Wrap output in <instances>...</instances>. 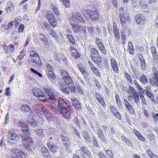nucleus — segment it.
I'll use <instances>...</instances> for the list:
<instances>
[{
  "instance_id": "9b49d317",
  "label": "nucleus",
  "mask_w": 158,
  "mask_h": 158,
  "mask_svg": "<svg viewBox=\"0 0 158 158\" xmlns=\"http://www.w3.org/2000/svg\"><path fill=\"white\" fill-rule=\"evenodd\" d=\"M8 137L10 138V140L16 142L18 141L19 138V136L15 133L14 131L11 130L8 131L7 132Z\"/></svg>"
},
{
  "instance_id": "ddd939ff",
  "label": "nucleus",
  "mask_w": 158,
  "mask_h": 158,
  "mask_svg": "<svg viewBox=\"0 0 158 158\" xmlns=\"http://www.w3.org/2000/svg\"><path fill=\"white\" fill-rule=\"evenodd\" d=\"M43 90L49 96V98L50 100L53 101H54L55 100L54 95L52 92V90L50 88L46 86L43 88Z\"/></svg>"
},
{
  "instance_id": "5701e85b",
  "label": "nucleus",
  "mask_w": 158,
  "mask_h": 158,
  "mask_svg": "<svg viewBox=\"0 0 158 158\" xmlns=\"http://www.w3.org/2000/svg\"><path fill=\"white\" fill-rule=\"evenodd\" d=\"M33 93L34 95L36 97H38L44 93L40 89L37 88H34L33 89Z\"/></svg>"
},
{
  "instance_id": "bb28decb",
  "label": "nucleus",
  "mask_w": 158,
  "mask_h": 158,
  "mask_svg": "<svg viewBox=\"0 0 158 158\" xmlns=\"http://www.w3.org/2000/svg\"><path fill=\"white\" fill-rule=\"evenodd\" d=\"M151 77L153 80V82L152 81L151 83H153L158 87V74L151 75Z\"/></svg>"
},
{
  "instance_id": "39448f33",
  "label": "nucleus",
  "mask_w": 158,
  "mask_h": 158,
  "mask_svg": "<svg viewBox=\"0 0 158 158\" xmlns=\"http://www.w3.org/2000/svg\"><path fill=\"white\" fill-rule=\"evenodd\" d=\"M11 154L14 157L18 158H25L26 155L22 151L15 148L12 149L11 151Z\"/></svg>"
},
{
  "instance_id": "4468645a",
  "label": "nucleus",
  "mask_w": 158,
  "mask_h": 158,
  "mask_svg": "<svg viewBox=\"0 0 158 158\" xmlns=\"http://www.w3.org/2000/svg\"><path fill=\"white\" fill-rule=\"evenodd\" d=\"M113 30L114 34V39L118 42L120 39V34L117 26L115 23L113 24Z\"/></svg>"
},
{
  "instance_id": "c9c22d12",
  "label": "nucleus",
  "mask_w": 158,
  "mask_h": 158,
  "mask_svg": "<svg viewBox=\"0 0 158 158\" xmlns=\"http://www.w3.org/2000/svg\"><path fill=\"white\" fill-rule=\"evenodd\" d=\"M115 99L117 105L119 107H122L121 102L120 99V98L118 94H116L115 95Z\"/></svg>"
},
{
  "instance_id": "864d4df0",
  "label": "nucleus",
  "mask_w": 158,
  "mask_h": 158,
  "mask_svg": "<svg viewBox=\"0 0 158 158\" xmlns=\"http://www.w3.org/2000/svg\"><path fill=\"white\" fill-rule=\"evenodd\" d=\"M31 71L33 72V73L36 74L38 76L40 77H42V75L40 73L38 72V71L35 70L34 69L31 68L30 69Z\"/></svg>"
},
{
  "instance_id": "603ef678",
  "label": "nucleus",
  "mask_w": 158,
  "mask_h": 158,
  "mask_svg": "<svg viewBox=\"0 0 158 158\" xmlns=\"http://www.w3.org/2000/svg\"><path fill=\"white\" fill-rule=\"evenodd\" d=\"M106 153L111 158H113V155L112 152L111 150H106L104 149Z\"/></svg>"
},
{
  "instance_id": "f03ea898",
  "label": "nucleus",
  "mask_w": 158,
  "mask_h": 158,
  "mask_svg": "<svg viewBox=\"0 0 158 158\" xmlns=\"http://www.w3.org/2000/svg\"><path fill=\"white\" fill-rule=\"evenodd\" d=\"M58 108L60 113L65 118H69L71 114V109L66 101L62 98L59 99Z\"/></svg>"
},
{
  "instance_id": "a18cd8bd",
  "label": "nucleus",
  "mask_w": 158,
  "mask_h": 158,
  "mask_svg": "<svg viewBox=\"0 0 158 158\" xmlns=\"http://www.w3.org/2000/svg\"><path fill=\"white\" fill-rule=\"evenodd\" d=\"M125 33L126 32L124 30L122 31L121 32V39L123 44H125V38L126 36Z\"/></svg>"
},
{
  "instance_id": "bf43d9fd",
  "label": "nucleus",
  "mask_w": 158,
  "mask_h": 158,
  "mask_svg": "<svg viewBox=\"0 0 158 158\" xmlns=\"http://www.w3.org/2000/svg\"><path fill=\"white\" fill-rule=\"evenodd\" d=\"M132 4L133 6V8L134 9L135 8L137 9L139 7V2H138L137 1H135V2H132Z\"/></svg>"
},
{
  "instance_id": "13d9d810",
  "label": "nucleus",
  "mask_w": 158,
  "mask_h": 158,
  "mask_svg": "<svg viewBox=\"0 0 158 158\" xmlns=\"http://www.w3.org/2000/svg\"><path fill=\"white\" fill-rule=\"evenodd\" d=\"M125 77L126 79L129 82V83H131L132 81L131 76L128 74L126 73L125 75Z\"/></svg>"
},
{
  "instance_id": "7ed1b4c3",
  "label": "nucleus",
  "mask_w": 158,
  "mask_h": 158,
  "mask_svg": "<svg viewBox=\"0 0 158 158\" xmlns=\"http://www.w3.org/2000/svg\"><path fill=\"white\" fill-rule=\"evenodd\" d=\"M119 18L121 26L123 30L127 28L129 21L128 10H125V12L122 7L119 9Z\"/></svg>"
},
{
  "instance_id": "aec40b11",
  "label": "nucleus",
  "mask_w": 158,
  "mask_h": 158,
  "mask_svg": "<svg viewBox=\"0 0 158 158\" xmlns=\"http://www.w3.org/2000/svg\"><path fill=\"white\" fill-rule=\"evenodd\" d=\"M41 152L42 155L46 158H50L49 152L48 149L44 146L41 147Z\"/></svg>"
},
{
  "instance_id": "e2e57ef3",
  "label": "nucleus",
  "mask_w": 158,
  "mask_h": 158,
  "mask_svg": "<svg viewBox=\"0 0 158 158\" xmlns=\"http://www.w3.org/2000/svg\"><path fill=\"white\" fill-rule=\"evenodd\" d=\"M128 46L129 48V50L130 51V53H131V52H134V49L131 43L129 42L128 44Z\"/></svg>"
},
{
  "instance_id": "72a5a7b5",
  "label": "nucleus",
  "mask_w": 158,
  "mask_h": 158,
  "mask_svg": "<svg viewBox=\"0 0 158 158\" xmlns=\"http://www.w3.org/2000/svg\"><path fill=\"white\" fill-rule=\"evenodd\" d=\"M127 92L128 93L131 94L132 96L138 93L135 89L132 86H129V89Z\"/></svg>"
},
{
  "instance_id": "4c0bfd02",
  "label": "nucleus",
  "mask_w": 158,
  "mask_h": 158,
  "mask_svg": "<svg viewBox=\"0 0 158 158\" xmlns=\"http://www.w3.org/2000/svg\"><path fill=\"white\" fill-rule=\"evenodd\" d=\"M144 91L148 97L152 100L154 99V97L153 95L150 91L147 89H144Z\"/></svg>"
},
{
  "instance_id": "a211bd4d",
  "label": "nucleus",
  "mask_w": 158,
  "mask_h": 158,
  "mask_svg": "<svg viewBox=\"0 0 158 158\" xmlns=\"http://www.w3.org/2000/svg\"><path fill=\"white\" fill-rule=\"evenodd\" d=\"M89 16L94 21L97 22L99 17L98 12L97 10H94L90 13Z\"/></svg>"
},
{
  "instance_id": "09e8293b",
  "label": "nucleus",
  "mask_w": 158,
  "mask_h": 158,
  "mask_svg": "<svg viewBox=\"0 0 158 158\" xmlns=\"http://www.w3.org/2000/svg\"><path fill=\"white\" fill-rule=\"evenodd\" d=\"M40 109L41 111L45 115L48 114L49 112L48 110H47L46 108L44 106H41L40 107Z\"/></svg>"
},
{
  "instance_id": "4d7b16f0",
  "label": "nucleus",
  "mask_w": 158,
  "mask_h": 158,
  "mask_svg": "<svg viewBox=\"0 0 158 158\" xmlns=\"http://www.w3.org/2000/svg\"><path fill=\"white\" fill-rule=\"evenodd\" d=\"M88 29V31L90 33V35L92 36H94V32L93 26L89 27Z\"/></svg>"
},
{
  "instance_id": "b1692460",
  "label": "nucleus",
  "mask_w": 158,
  "mask_h": 158,
  "mask_svg": "<svg viewBox=\"0 0 158 158\" xmlns=\"http://www.w3.org/2000/svg\"><path fill=\"white\" fill-rule=\"evenodd\" d=\"M133 133L136 135L139 140L142 141H144L145 140L144 137L138 130L135 129H134L133 130Z\"/></svg>"
},
{
  "instance_id": "6e6d98bb",
  "label": "nucleus",
  "mask_w": 158,
  "mask_h": 158,
  "mask_svg": "<svg viewBox=\"0 0 158 158\" xmlns=\"http://www.w3.org/2000/svg\"><path fill=\"white\" fill-rule=\"evenodd\" d=\"M141 61V67L143 70H145L146 67V64L145 61L144 60H143L141 58L140 59Z\"/></svg>"
},
{
  "instance_id": "423d86ee",
  "label": "nucleus",
  "mask_w": 158,
  "mask_h": 158,
  "mask_svg": "<svg viewBox=\"0 0 158 158\" xmlns=\"http://www.w3.org/2000/svg\"><path fill=\"white\" fill-rule=\"evenodd\" d=\"M11 154L14 157L18 158H25L26 155L22 151L15 148L12 149L11 151Z\"/></svg>"
},
{
  "instance_id": "cd10ccee",
  "label": "nucleus",
  "mask_w": 158,
  "mask_h": 158,
  "mask_svg": "<svg viewBox=\"0 0 158 158\" xmlns=\"http://www.w3.org/2000/svg\"><path fill=\"white\" fill-rule=\"evenodd\" d=\"M22 110L23 111L27 112L30 113L32 112V110L31 109L30 107L28 105H25L22 106Z\"/></svg>"
},
{
  "instance_id": "680f3d73",
  "label": "nucleus",
  "mask_w": 158,
  "mask_h": 158,
  "mask_svg": "<svg viewBox=\"0 0 158 158\" xmlns=\"http://www.w3.org/2000/svg\"><path fill=\"white\" fill-rule=\"evenodd\" d=\"M94 73L98 76H100L101 75L98 70L96 67L92 69Z\"/></svg>"
},
{
  "instance_id": "393cba45",
  "label": "nucleus",
  "mask_w": 158,
  "mask_h": 158,
  "mask_svg": "<svg viewBox=\"0 0 158 158\" xmlns=\"http://www.w3.org/2000/svg\"><path fill=\"white\" fill-rule=\"evenodd\" d=\"M27 123L33 127H36L38 126L36 121L34 119H29L27 121Z\"/></svg>"
},
{
  "instance_id": "f8f14e48",
  "label": "nucleus",
  "mask_w": 158,
  "mask_h": 158,
  "mask_svg": "<svg viewBox=\"0 0 158 158\" xmlns=\"http://www.w3.org/2000/svg\"><path fill=\"white\" fill-rule=\"evenodd\" d=\"M96 41L97 43V45L102 52L104 54H106V51L104 44L102 42V40L98 38L96 39Z\"/></svg>"
},
{
  "instance_id": "052dcab7",
  "label": "nucleus",
  "mask_w": 158,
  "mask_h": 158,
  "mask_svg": "<svg viewBox=\"0 0 158 158\" xmlns=\"http://www.w3.org/2000/svg\"><path fill=\"white\" fill-rule=\"evenodd\" d=\"M121 138L123 139V141H124L127 144L130 145L131 144V142L129 140L127 139L124 136H122Z\"/></svg>"
},
{
  "instance_id": "473e14b6",
  "label": "nucleus",
  "mask_w": 158,
  "mask_h": 158,
  "mask_svg": "<svg viewBox=\"0 0 158 158\" xmlns=\"http://www.w3.org/2000/svg\"><path fill=\"white\" fill-rule=\"evenodd\" d=\"M94 9V6L92 5H88L86 8V12L87 14L89 15L90 13H91L92 11H93V10Z\"/></svg>"
},
{
  "instance_id": "f704fd0d",
  "label": "nucleus",
  "mask_w": 158,
  "mask_h": 158,
  "mask_svg": "<svg viewBox=\"0 0 158 158\" xmlns=\"http://www.w3.org/2000/svg\"><path fill=\"white\" fill-rule=\"evenodd\" d=\"M7 7L6 8V10L7 11L9 9L10 11H12L14 9V5L12 4L11 2H9L7 3Z\"/></svg>"
},
{
  "instance_id": "20e7f679",
  "label": "nucleus",
  "mask_w": 158,
  "mask_h": 158,
  "mask_svg": "<svg viewBox=\"0 0 158 158\" xmlns=\"http://www.w3.org/2000/svg\"><path fill=\"white\" fill-rule=\"evenodd\" d=\"M24 133L22 134V139L24 145H32L33 141L32 138L30 137L31 134L28 129L24 130Z\"/></svg>"
},
{
  "instance_id": "f3484780",
  "label": "nucleus",
  "mask_w": 158,
  "mask_h": 158,
  "mask_svg": "<svg viewBox=\"0 0 158 158\" xmlns=\"http://www.w3.org/2000/svg\"><path fill=\"white\" fill-rule=\"evenodd\" d=\"M123 101L129 113L132 114H134L135 113V111L132 106L125 99H124Z\"/></svg>"
},
{
  "instance_id": "412c9836",
  "label": "nucleus",
  "mask_w": 158,
  "mask_h": 158,
  "mask_svg": "<svg viewBox=\"0 0 158 158\" xmlns=\"http://www.w3.org/2000/svg\"><path fill=\"white\" fill-rule=\"evenodd\" d=\"M47 145L51 152H54L58 149V147L56 144L54 143L52 144L51 143H48Z\"/></svg>"
},
{
  "instance_id": "1a4fd4ad",
  "label": "nucleus",
  "mask_w": 158,
  "mask_h": 158,
  "mask_svg": "<svg viewBox=\"0 0 158 158\" xmlns=\"http://www.w3.org/2000/svg\"><path fill=\"white\" fill-rule=\"evenodd\" d=\"M46 73L48 77L50 79L54 80L55 74L54 73L53 69L50 64H47L46 65Z\"/></svg>"
},
{
  "instance_id": "0eeeda50",
  "label": "nucleus",
  "mask_w": 158,
  "mask_h": 158,
  "mask_svg": "<svg viewBox=\"0 0 158 158\" xmlns=\"http://www.w3.org/2000/svg\"><path fill=\"white\" fill-rule=\"evenodd\" d=\"M30 56L33 62L39 65H41L42 63L39 54L35 51H32L30 52Z\"/></svg>"
},
{
  "instance_id": "6e6552de",
  "label": "nucleus",
  "mask_w": 158,
  "mask_h": 158,
  "mask_svg": "<svg viewBox=\"0 0 158 158\" xmlns=\"http://www.w3.org/2000/svg\"><path fill=\"white\" fill-rule=\"evenodd\" d=\"M63 79L65 82L69 87V88L70 90L72 92H74L75 91V88L73 81L70 75L67 76L66 77L64 78Z\"/></svg>"
},
{
  "instance_id": "69168bd1",
  "label": "nucleus",
  "mask_w": 158,
  "mask_h": 158,
  "mask_svg": "<svg viewBox=\"0 0 158 158\" xmlns=\"http://www.w3.org/2000/svg\"><path fill=\"white\" fill-rule=\"evenodd\" d=\"M71 143L70 142V141L69 142H66L65 143L63 142L65 147L68 149H69L71 146Z\"/></svg>"
},
{
  "instance_id": "338daca9",
  "label": "nucleus",
  "mask_w": 158,
  "mask_h": 158,
  "mask_svg": "<svg viewBox=\"0 0 158 158\" xmlns=\"http://www.w3.org/2000/svg\"><path fill=\"white\" fill-rule=\"evenodd\" d=\"M63 78H64L67 76L69 75V74L68 73V72L65 70H62L61 72Z\"/></svg>"
},
{
  "instance_id": "dca6fc26",
  "label": "nucleus",
  "mask_w": 158,
  "mask_h": 158,
  "mask_svg": "<svg viewBox=\"0 0 158 158\" xmlns=\"http://www.w3.org/2000/svg\"><path fill=\"white\" fill-rule=\"evenodd\" d=\"M111 65L113 71L116 73L118 72V67L116 60L113 58L110 59Z\"/></svg>"
},
{
  "instance_id": "6ab92c4d",
  "label": "nucleus",
  "mask_w": 158,
  "mask_h": 158,
  "mask_svg": "<svg viewBox=\"0 0 158 158\" xmlns=\"http://www.w3.org/2000/svg\"><path fill=\"white\" fill-rule=\"evenodd\" d=\"M151 51L153 58V60L156 63L158 61V56L156 53V48L154 46H152L151 48Z\"/></svg>"
},
{
  "instance_id": "9d476101",
  "label": "nucleus",
  "mask_w": 158,
  "mask_h": 158,
  "mask_svg": "<svg viewBox=\"0 0 158 158\" xmlns=\"http://www.w3.org/2000/svg\"><path fill=\"white\" fill-rule=\"evenodd\" d=\"M47 15L50 24L53 28L55 27L57 25V23L53 14L51 12L49 11L47 13Z\"/></svg>"
},
{
  "instance_id": "8fccbe9b",
  "label": "nucleus",
  "mask_w": 158,
  "mask_h": 158,
  "mask_svg": "<svg viewBox=\"0 0 158 158\" xmlns=\"http://www.w3.org/2000/svg\"><path fill=\"white\" fill-rule=\"evenodd\" d=\"M77 89L78 92L81 94H84V91L83 90L82 87L80 85H77Z\"/></svg>"
},
{
  "instance_id": "4be33fe9",
  "label": "nucleus",
  "mask_w": 158,
  "mask_h": 158,
  "mask_svg": "<svg viewBox=\"0 0 158 158\" xmlns=\"http://www.w3.org/2000/svg\"><path fill=\"white\" fill-rule=\"evenodd\" d=\"M19 124L20 127L22 128V133H21L23 134L24 133L23 131L24 130L25 131V130H27V129H28L29 126L28 125L26 124L24 122L22 121H20L19 122Z\"/></svg>"
},
{
  "instance_id": "e433bc0d",
  "label": "nucleus",
  "mask_w": 158,
  "mask_h": 158,
  "mask_svg": "<svg viewBox=\"0 0 158 158\" xmlns=\"http://www.w3.org/2000/svg\"><path fill=\"white\" fill-rule=\"evenodd\" d=\"M139 78L140 81L144 84H146L148 82V81L146 77L143 74L141 75Z\"/></svg>"
},
{
  "instance_id": "49530a36",
  "label": "nucleus",
  "mask_w": 158,
  "mask_h": 158,
  "mask_svg": "<svg viewBox=\"0 0 158 158\" xmlns=\"http://www.w3.org/2000/svg\"><path fill=\"white\" fill-rule=\"evenodd\" d=\"M51 8L52 9L54 13L57 16H58L59 14V12L57 8L54 5H52Z\"/></svg>"
},
{
  "instance_id": "de8ad7c7",
  "label": "nucleus",
  "mask_w": 158,
  "mask_h": 158,
  "mask_svg": "<svg viewBox=\"0 0 158 158\" xmlns=\"http://www.w3.org/2000/svg\"><path fill=\"white\" fill-rule=\"evenodd\" d=\"M69 40L73 45L75 44V39L72 35L67 37Z\"/></svg>"
},
{
  "instance_id": "c85d7f7f",
  "label": "nucleus",
  "mask_w": 158,
  "mask_h": 158,
  "mask_svg": "<svg viewBox=\"0 0 158 158\" xmlns=\"http://www.w3.org/2000/svg\"><path fill=\"white\" fill-rule=\"evenodd\" d=\"M60 136L62 139V141L64 143L66 142H69L70 141V139L69 138L67 137V134L65 133H61Z\"/></svg>"
},
{
  "instance_id": "5fc2aeb1",
  "label": "nucleus",
  "mask_w": 158,
  "mask_h": 158,
  "mask_svg": "<svg viewBox=\"0 0 158 158\" xmlns=\"http://www.w3.org/2000/svg\"><path fill=\"white\" fill-rule=\"evenodd\" d=\"M40 37L42 41L45 42L46 43V44H47V38L46 37L45 35L42 33H40Z\"/></svg>"
},
{
  "instance_id": "0e129e2a",
  "label": "nucleus",
  "mask_w": 158,
  "mask_h": 158,
  "mask_svg": "<svg viewBox=\"0 0 158 158\" xmlns=\"http://www.w3.org/2000/svg\"><path fill=\"white\" fill-rule=\"evenodd\" d=\"M59 87H60V89L63 90V89H64V88H65L66 87L64 83L62 82H59Z\"/></svg>"
},
{
  "instance_id": "c756f323",
  "label": "nucleus",
  "mask_w": 158,
  "mask_h": 158,
  "mask_svg": "<svg viewBox=\"0 0 158 158\" xmlns=\"http://www.w3.org/2000/svg\"><path fill=\"white\" fill-rule=\"evenodd\" d=\"M91 55L92 58L95 57H98L99 55L98 53V51L95 48H92L91 49Z\"/></svg>"
},
{
  "instance_id": "2f4dec72",
  "label": "nucleus",
  "mask_w": 158,
  "mask_h": 158,
  "mask_svg": "<svg viewBox=\"0 0 158 158\" xmlns=\"http://www.w3.org/2000/svg\"><path fill=\"white\" fill-rule=\"evenodd\" d=\"M81 149L83 152L87 155L88 157H92V156L90 152L88 151L86 147L83 146L81 148Z\"/></svg>"
},
{
  "instance_id": "a878e982",
  "label": "nucleus",
  "mask_w": 158,
  "mask_h": 158,
  "mask_svg": "<svg viewBox=\"0 0 158 158\" xmlns=\"http://www.w3.org/2000/svg\"><path fill=\"white\" fill-rule=\"evenodd\" d=\"M95 98L97 100L98 102L101 104L102 106H104L105 105V102L104 99H103L98 94H95Z\"/></svg>"
},
{
  "instance_id": "58836bf2",
  "label": "nucleus",
  "mask_w": 158,
  "mask_h": 158,
  "mask_svg": "<svg viewBox=\"0 0 158 158\" xmlns=\"http://www.w3.org/2000/svg\"><path fill=\"white\" fill-rule=\"evenodd\" d=\"M39 100L40 101L45 102L47 100V96L44 93L38 97Z\"/></svg>"
},
{
  "instance_id": "f257e3e1",
  "label": "nucleus",
  "mask_w": 158,
  "mask_h": 158,
  "mask_svg": "<svg viewBox=\"0 0 158 158\" xmlns=\"http://www.w3.org/2000/svg\"><path fill=\"white\" fill-rule=\"evenodd\" d=\"M69 19L70 21H72L71 25L73 31L76 34L79 35L81 30L80 25L78 24L85 23L81 14L79 12H77L76 15L73 14L72 16L69 18Z\"/></svg>"
},
{
  "instance_id": "774afa93",
  "label": "nucleus",
  "mask_w": 158,
  "mask_h": 158,
  "mask_svg": "<svg viewBox=\"0 0 158 158\" xmlns=\"http://www.w3.org/2000/svg\"><path fill=\"white\" fill-rule=\"evenodd\" d=\"M62 2L65 7H68L69 6L70 3L69 0H63Z\"/></svg>"
},
{
  "instance_id": "a19ab883",
  "label": "nucleus",
  "mask_w": 158,
  "mask_h": 158,
  "mask_svg": "<svg viewBox=\"0 0 158 158\" xmlns=\"http://www.w3.org/2000/svg\"><path fill=\"white\" fill-rule=\"evenodd\" d=\"M44 26L49 32H50V31L52 30V27L48 23L46 22L44 23Z\"/></svg>"
},
{
  "instance_id": "7c9ffc66",
  "label": "nucleus",
  "mask_w": 158,
  "mask_h": 158,
  "mask_svg": "<svg viewBox=\"0 0 158 158\" xmlns=\"http://www.w3.org/2000/svg\"><path fill=\"white\" fill-rule=\"evenodd\" d=\"M97 134L99 137L102 140H105V137L102 130L101 129H99L97 131Z\"/></svg>"
},
{
  "instance_id": "37998d69",
  "label": "nucleus",
  "mask_w": 158,
  "mask_h": 158,
  "mask_svg": "<svg viewBox=\"0 0 158 158\" xmlns=\"http://www.w3.org/2000/svg\"><path fill=\"white\" fill-rule=\"evenodd\" d=\"M93 59L95 62L98 64H100L102 62V59L99 56L98 57L93 58Z\"/></svg>"
},
{
  "instance_id": "3c124183",
  "label": "nucleus",
  "mask_w": 158,
  "mask_h": 158,
  "mask_svg": "<svg viewBox=\"0 0 158 158\" xmlns=\"http://www.w3.org/2000/svg\"><path fill=\"white\" fill-rule=\"evenodd\" d=\"M143 10L145 12H148L149 10L148 5L146 4L144 6H141Z\"/></svg>"
},
{
  "instance_id": "79ce46f5",
  "label": "nucleus",
  "mask_w": 158,
  "mask_h": 158,
  "mask_svg": "<svg viewBox=\"0 0 158 158\" xmlns=\"http://www.w3.org/2000/svg\"><path fill=\"white\" fill-rule=\"evenodd\" d=\"M35 131L36 134L40 137L41 138L44 136V133L42 129H38Z\"/></svg>"
},
{
  "instance_id": "c03bdc74",
  "label": "nucleus",
  "mask_w": 158,
  "mask_h": 158,
  "mask_svg": "<svg viewBox=\"0 0 158 158\" xmlns=\"http://www.w3.org/2000/svg\"><path fill=\"white\" fill-rule=\"evenodd\" d=\"M82 134L83 136L86 141L89 142L91 141V137L89 136V135L86 133L84 132Z\"/></svg>"
},
{
  "instance_id": "2eb2a0df",
  "label": "nucleus",
  "mask_w": 158,
  "mask_h": 158,
  "mask_svg": "<svg viewBox=\"0 0 158 158\" xmlns=\"http://www.w3.org/2000/svg\"><path fill=\"white\" fill-rule=\"evenodd\" d=\"M135 20L137 23L140 25H143L144 22V17L143 15L141 14L136 15Z\"/></svg>"
},
{
  "instance_id": "ea45409f",
  "label": "nucleus",
  "mask_w": 158,
  "mask_h": 158,
  "mask_svg": "<svg viewBox=\"0 0 158 158\" xmlns=\"http://www.w3.org/2000/svg\"><path fill=\"white\" fill-rule=\"evenodd\" d=\"M135 102L137 105L140 101L139 94H137L133 96Z\"/></svg>"
}]
</instances>
